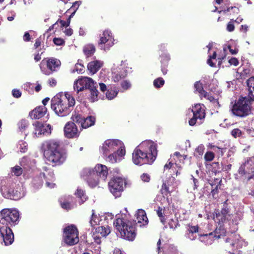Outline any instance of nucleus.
Segmentation results:
<instances>
[{"mask_svg":"<svg viewBox=\"0 0 254 254\" xmlns=\"http://www.w3.org/2000/svg\"><path fill=\"white\" fill-rule=\"evenodd\" d=\"M14 234L9 227H0V243L5 246L10 245L14 241Z\"/></svg>","mask_w":254,"mask_h":254,"instance_id":"a211bd4d","label":"nucleus"},{"mask_svg":"<svg viewBox=\"0 0 254 254\" xmlns=\"http://www.w3.org/2000/svg\"><path fill=\"white\" fill-rule=\"evenodd\" d=\"M120 71H118L116 68L113 67L112 68V73L114 74L113 78L115 82L119 81L122 78H125L127 74V69L125 68V66L119 68Z\"/></svg>","mask_w":254,"mask_h":254,"instance_id":"a878e982","label":"nucleus"},{"mask_svg":"<svg viewBox=\"0 0 254 254\" xmlns=\"http://www.w3.org/2000/svg\"><path fill=\"white\" fill-rule=\"evenodd\" d=\"M23 171V169L20 166H16L12 168V172L16 176L21 175Z\"/></svg>","mask_w":254,"mask_h":254,"instance_id":"3c124183","label":"nucleus"},{"mask_svg":"<svg viewBox=\"0 0 254 254\" xmlns=\"http://www.w3.org/2000/svg\"><path fill=\"white\" fill-rule=\"evenodd\" d=\"M204 150V147L203 145H199L196 149H195V153L196 156L202 155L203 153V151Z\"/></svg>","mask_w":254,"mask_h":254,"instance_id":"bf43d9fd","label":"nucleus"},{"mask_svg":"<svg viewBox=\"0 0 254 254\" xmlns=\"http://www.w3.org/2000/svg\"><path fill=\"white\" fill-rule=\"evenodd\" d=\"M159 58L161 71L163 75H166L168 71L167 67L169 62L171 60L170 55L168 52H164L160 55Z\"/></svg>","mask_w":254,"mask_h":254,"instance_id":"4be33fe9","label":"nucleus"},{"mask_svg":"<svg viewBox=\"0 0 254 254\" xmlns=\"http://www.w3.org/2000/svg\"><path fill=\"white\" fill-rule=\"evenodd\" d=\"M108 174V169L105 165L97 164L94 169L88 168L83 169L81 176L86 181L91 188H94L98 184L99 177L105 180Z\"/></svg>","mask_w":254,"mask_h":254,"instance_id":"423d86ee","label":"nucleus"},{"mask_svg":"<svg viewBox=\"0 0 254 254\" xmlns=\"http://www.w3.org/2000/svg\"><path fill=\"white\" fill-rule=\"evenodd\" d=\"M198 231V227L197 226H190L187 227V230L185 234V237L192 241L195 239L196 237V233Z\"/></svg>","mask_w":254,"mask_h":254,"instance_id":"c85d7f7f","label":"nucleus"},{"mask_svg":"<svg viewBox=\"0 0 254 254\" xmlns=\"http://www.w3.org/2000/svg\"><path fill=\"white\" fill-rule=\"evenodd\" d=\"M84 65L82 64L78 63L75 64L74 68L71 71V73L77 72L78 73H82L84 72Z\"/></svg>","mask_w":254,"mask_h":254,"instance_id":"79ce46f5","label":"nucleus"},{"mask_svg":"<svg viewBox=\"0 0 254 254\" xmlns=\"http://www.w3.org/2000/svg\"><path fill=\"white\" fill-rule=\"evenodd\" d=\"M214 158V154L213 152L208 151L204 155V159L206 161H211Z\"/></svg>","mask_w":254,"mask_h":254,"instance_id":"13d9d810","label":"nucleus"},{"mask_svg":"<svg viewBox=\"0 0 254 254\" xmlns=\"http://www.w3.org/2000/svg\"><path fill=\"white\" fill-rule=\"evenodd\" d=\"M194 87L201 95H202L205 91L203 89L202 84L199 81L195 82Z\"/></svg>","mask_w":254,"mask_h":254,"instance_id":"a18cd8bd","label":"nucleus"},{"mask_svg":"<svg viewBox=\"0 0 254 254\" xmlns=\"http://www.w3.org/2000/svg\"><path fill=\"white\" fill-rule=\"evenodd\" d=\"M135 216L136 220L135 221H137V223L142 224L140 226H145L148 224V220L144 210L138 209L135 214Z\"/></svg>","mask_w":254,"mask_h":254,"instance_id":"bb28decb","label":"nucleus"},{"mask_svg":"<svg viewBox=\"0 0 254 254\" xmlns=\"http://www.w3.org/2000/svg\"><path fill=\"white\" fill-rule=\"evenodd\" d=\"M12 94L14 97L18 98L21 97V92L18 89H14L12 91Z\"/></svg>","mask_w":254,"mask_h":254,"instance_id":"e2e57ef3","label":"nucleus"},{"mask_svg":"<svg viewBox=\"0 0 254 254\" xmlns=\"http://www.w3.org/2000/svg\"><path fill=\"white\" fill-rule=\"evenodd\" d=\"M242 131L239 128H234L233 129L231 132V135L235 138H237L238 137H240L242 135Z\"/></svg>","mask_w":254,"mask_h":254,"instance_id":"6e6d98bb","label":"nucleus"},{"mask_svg":"<svg viewBox=\"0 0 254 254\" xmlns=\"http://www.w3.org/2000/svg\"><path fill=\"white\" fill-rule=\"evenodd\" d=\"M126 184L125 180L119 176H114L108 183L109 190L116 198L121 196Z\"/></svg>","mask_w":254,"mask_h":254,"instance_id":"4468645a","label":"nucleus"},{"mask_svg":"<svg viewBox=\"0 0 254 254\" xmlns=\"http://www.w3.org/2000/svg\"><path fill=\"white\" fill-rule=\"evenodd\" d=\"M71 119L82 128H87L94 125L96 121L95 118L92 116L84 117L79 114H76V113L74 115H72Z\"/></svg>","mask_w":254,"mask_h":254,"instance_id":"f3484780","label":"nucleus"},{"mask_svg":"<svg viewBox=\"0 0 254 254\" xmlns=\"http://www.w3.org/2000/svg\"><path fill=\"white\" fill-rule=\"evenodd\" d=\"M47 112V108L44 106H39L36 108L29 113L32 119H39L42 118Z\"/></svg>","mask_w":254,"mask_h":254,"instance_id":"b1692460","label":"nucleus"},{"mask_svg":"<svg viewBox=\"0 0 254 254\" xmlns=\"http://www.w3.org/2000/svg\"><path fill=\"white\" fill-rule=\"evenodd\" d=\"M19 220V213L17 209L5 208L0 212V223L3 225H15Z\"/></svg>","mask_w":254,"mask_h":254,"instance_id":"9b49d317","label":"nucleus"},{"mask_svg":"<svg viewBox=\"0 0 254 254\" xmlns=\"http://www.w3.org/2000/svg\"><path fill=\"white\" fill-rule=\"evenodd\" d=\"M45 173H40L38 176L35 177L32 181L33 187L36 189L41 188L43 184V179L45 180Z\"/></svg>","mask_w":254,"mask_h":254,"instance_id":"c756f323","label":"nucleus"},{"mask_svg":"<svg viewBox=\"0 0 254 254\" xmlns=\"http://www.w3.org/2000/svg\"><path fill=\"white\" fill-rule=\"evenodd\" d=\"M101 217H98L96 214L94 209L92 210V215L89 221L90 225L94 227L97 225H100V222L101 221Z\"/></svg>","mask_w":254,"mask_h":254,"instance_id":"72a5a7b5","label":"nucleus"},{"mask_svg":"<svg viewBox=\"0 0 254 254\" xmlns=\"http://www.w3.org/2000/svg\"><path fill=\"white\" fill-rule=\"evenodd\" d=\"M61 207L65 210H70L73 208V205L68 201L64 200L63 202H61Z\"/></svg>","mask_w":254,"mask_h":254,"instance_id":"09e8293b","label":"nucleus"},{"mask_svg":"<svg viewBox=\"0 0 254 254\" xmlns=\"http://www.w3.org/2000/svg\"><path fill=\"white\" fill-rule=\"evenodd\" d=\"M158 216L160 217L161 222L162 224H165V220L163 217V213L162 212V208L160 207H158V209L157 211Z\"/></svg>","mask_w":254,"mask_h":254,"instance_id":"0e129e2a","label":"nucleus"},{"mask_svg":"<svg viewBox=\"0 0 254 254\" xmlns=\"http://www.w3.org/2000/svg\"><path fill=\"white\" fill-rule=\"evenodd\" d=\"M235 178L246 184L252 179L254 180V156L250 158L241 165L238 173L235 175Z\"/></svg>","mask_w":254,"mask_h":254,"instance_id":"6e6552de","label":"nucleus"},{"mask_svg":"<svg viewBox=\"0 0 254 254\" xmlns=\"http://www.w3.org/2000/svg\"><path fill=\"white\" fill-rule=\"evenodd\" d=\"M57 22H60V23L61 25V27H65V28H66L69 26L70 22V17H68L67 18L66 21H65L63 20H58Z\"/></svg>","mask_w":254,"mask_h":254,"instance_id":"052dcab7","label":"nucleus"},{"mask_svg":"<svg viewBox=\"0 0 254 254\" xmlns=\"http://www.w3.org/2000/svg\"><path fill=\"white\" fill-rule=\"evenodd\" d=\"M157 144L151 140L142 141L134 149L132 154L133 163L138 166L152 164L157 155Z\"/></svg>","mask_w":254,"mask_h":254,"instance_id":"f257e3e1","label":"nucleus"},{"mask_svg":"<svg viewBox=\"0 0 254 254\" xmlns=\"http://www.w3.org/2000/svg\"><path fill=\"white\" fill-rule=\"evenodd\" d=\"M93 238L94 240V242L97 244H100L101 243L102 236L97 232H95L93 234Z\"/></svg>","mask_w":254,"mask_h":254,"instance_id":"5fc2aeb1","label":"nucleus"},{"mask_svg":"<svg viewBox=\"0 0 254 254\" xmlns=\"http://www.w3.org/2000/svg\"><path fill=\"white\" fill-rule=\"evenodd\" d=\"M54 43L57 46H62L64 44V41L60 38H54L53 39Z\"/></svg>","mask_w":254,"mask_h":254,"instance_id":"680f3d73","label":"nucleus"},{"mask_svg":"<svg viewBox=\"0 0 254 254\" xmlns=\"http://www.w3.org/2000/svg\"><path fill=\"white\" fill-rule=\"evenodd\" d=\"M120 217V215H116V221L114 222V225L120 232L121 237L129 241H133L136 235L134 223L127 220V217L125 213H123Z\"/></svg>","mask_w":254,"mask_h":254,"instance_id":"39448f33","label":"nucleus"},{"mask_svg":"<svg viewBox=\"0 0 254 254\" xmlns=\"http://www.w3.org/2000/svg\"><path fill=\"white\" fill-rule=\"evenodd\" d=\"M121 86L123 90L122 92H124L125 90H127L131 88V84L130 82L128 80H124L121 83Z\"/></svg>","mask_w":254,"mask_h":254,"instance_id":"8fccbe9b","label":"nucleus"},{"mask_svg":"<svg viewBox=\"0 0 254 254\" xmlns=\"http://www.w3.org/2000/svg\"><path fill=\"white\" fill-rule=\"evenodd\" d=\"M103 63L101 61L96 60L88 63V70L91 75L96 73L103 65Z\"/></svg>","mask_w":254,"mask_h":254,"instance_id":"cd10ccee","label":"nucleus"},{"mask_svg":"<svg viewBox=\"0 0 254 254\" xmlns=\"http://www.w3.org/2000/svg\"><path fill=\"white\" fill-rule=\"evenodd\" d=\"M140 178L142 181L144 182H148L150 181V176L146 173H144L141 175Z\"/></svg>","mask_w":254,"mask_h":254,"instance_id":"774afa93","label":"nucleus"},{"mask_svg":"<svg viewBox=\"0 0 254 254\" xmlns=\"http://www.w3.org/2000/svg\"><path fill=\"white\" fill-rule=\"evenodd\" d=\"M119 152H111L107 157H103L107 161L110 162L112 163H116L117 162V157H119L118 154Z\"/></svg>","mask_w":254,"mask_h":254,"instance_id":"4c0bfd02","label":"nucleus"},{"mask_svg":"<svg viewBox=\"0 0 254 254\" xmlns=\"http://www.w3.org/2000/svg\"><path fill=\"white\" fill-rule=\"evenodd\" d=\"M61 64V61L55 58H45L40 64V67L43 73L50 75L53 72L57 71Z\"/></svg>","mask_w":254,"mask_h":254,"instance_id":"f8f14e48","label":"nucleus"},{"mask_svg":"<svg viewBox=\"0 0 254 254\" xmlns=\"http://www.w3.org/2000/svg\"><path fill=\"white\" fill-rule=\"evenodd\" d=\"M113 218H114V215L112 213L108 212V213H105V214L104 215H102L101 216V220H102V219H104V220L105 221H106V222L108 223V220L109 219L112 220L113 219Z\"/></svg>","mask_w":254,"mask_h":254,"instance_id":"864d4df0","label":"nucleus"},{"mask_svg":"<svg viewBox=\"0 0 254 254\" xmlns=\"http://www.w3.org/2000/svg\"><path fill=\"white\" fill-rule=\"evenodd\" d=\"M74 104V98L70 97L69 94L66 93L64 95L60 93L52 98L51 105V108L56 115L63 117L69 115L72 110Z\"/></svg>","mask_w":254,"mask_h":254,"instance_id":"7ed1b4c3","label":"nucleus"},{"mask_svg":"<svg viewBox=\"0 0 254 254\" xmlns=\"http://www.w3.org/2000/svg\"><path fill=\"white\" fill-rule=\"evenodd\" d=\"M28 125V122L26 120H21L17 124L19 130L21 132H23L25 130V128L27 127Z\"/></svg>","mask_w":254,"mask_h":254,"instance_id":"ea45409f","label":"nucleus"},{"mask_svg":"<svg viewBox=\"0 0 254 254\" xmlns=\"http://www.w3.org/2000/svg\"><path fill=\"white\" fill-rule=\"evenodd\" d=\"M227 201L228 200L223 203L220 212L217 210L213 214V219L219 223L230 221L232 219V214L230 213L231 206L229 205Z\"/></svg>","mask_w":254,"mask_h":254,"instance_id":"2eb2a0df","label":"nucleus"},{"mask_svg":"<svg viewBox=\"0 0 254 254\" xmlns=\"http://www.w3.org/2000/svg\"><path fill=\"white\" fill-rule=\"evenodd\" d=\"M64 242L68 246H73L79 242L78 231L74 225H70L64 229Z\"/></svg>","mask_w":254,"mask_h":254,"instance_id":"ddd939ff","label":"nucleus"},{"mask_svg":"<svg viewBox=\"0 0 254 254\" xmlns=\"http://www.w3.org/2000/svg\"><path fill=\"white\" fill-rule=\"evenodd\" d=\"M221 181L219 182V184H217L214 188L211 189V194L214 198L216 197V195L218 193V189L220 188Z\"/></svg>","mask_w":254,"mask_h":254,"instance_id":"4d7b16f0","label":"nucleus"},{"mask_svg":"<svg viewBox=\"0 0 254 254\" xmlns=\"http://www.w3.org/2000/svg\"><path fill=\"white\" fill-rule=\"evenodd\" d=\"M75 194L78 197V203L79 205L83 203L87 199V197L85 195L83 190L77 189Z\"/></svg>","mask_w":254,"mask_h":254,"instance_id":"c9c22d12","label":"nucleus"},{"mask_svg":"<svg viewBox=\"0 0 254 254\" xmlns=\"http://www.w3.org/2000/svg\"><path fill=\"white\" fill-rule=\"evenodd\" d=\"M252 101L249 96L239 98L231 108L233 115L241 118L248 116L251 112V102Z\"/></svg>","mask_w":254,"mask_h":254,"instance_id":"9d476101","label":"nucleus"},{"mask_svg":"<svg viewBox=\"0 0 254 254\" xmlns=\"http://www.w3.org/2000/svg\"><path fill=\"white\" fill-rule=\"evenodd\" d=\"M96 232L101 235L102 237H106L111 232L110 227L108 225L99 226L96 229Z\"/></svg>","mask_w":254,"mask_h":254,"instance_id":"f704fd0d","label":"nucleus"},{"mask_svg":"<svg viewBox=\"0 0 254 254\" xmlns=\"http://www.w3.org/2000/svg\"><path fill=\"white\" fill-rule=\"evenodd\" d=\"M235 26L233 24V21L231 20L227 25V30L229 32H232L234 30Z\"/></svg>","mask_w":254,"mask_h":254,"instance_id":"69168bd1","label":"nucleus"},{"mask_svg":"<svg viewBox=\"0 0 254 254\" xmlns=\"http://www.w3.org/2000/svg\"><path fill=\"white\" fill-rule=\"evenodd\" d=\"M247 84L249 90L248 96L251 100L254 101V76L250 77L247 81Z\"/></svg>","mask_w":254,"mask_h":254,"instance_id":"473e14b6","label":"nucleus"},{"mask_svg":"<svg viewBox=\"0 0 254 254\" xmlns=\"http://www.w3.org/2000/svg\"><path fill=\"white\" fill-rule=\"evenodd\" d=\"M111 32L110 30H106L104 31L99 43L100 49L104 51L109 50L110 48L114 44Z\"/></svg>","mask_w":254,"mask_h":254,"instance_id":"aec40b11","label":"nucleus"},{"mask_svg":"<svg viewBox=\"0 0 254 254\" xmlns=\"http://www.w3.org/2000/svg\"><path fill=\"white\" fill-rule=\"evenodd\" d=\"M118 92L119 91H118L117 89H108L107 90V92L106 93V98L108 100H112L117 96V95L118 94Z\"/></svg>","mask_w":254,"mask_h":254,"instance_id":"58836bf2","label":"nucleus"},{"mask_svg":"<svg viewBox=\"0 0 254 254\" xmlns=\"http://www.w3.org/2000/svg\"><path fill=\"white\" fill-rule=\"evenodd\" d=\"M20 165L24 172H28L35 166V160L28 157H23L20 161Z\"/></svg>","mask_w":254,"mask_h":254,"instance_id":"393cba45","label":"nucleus"},{"mask_svg":"<svg viewBox=\"0 0 254 254\" xmlns=\"http://www.w3.org/2000/svg\"><path fill=\"white\" fill-rule=\"evenodd\" d=\"M164 254H179L176 247L173 245H169L167 250L164 252Z\"/></svg>","mask_w":254,"mask_h":254,"instance_id":"49530a36","label":"nucleus"},{"mask_svg":"<svg viewBox=\"0 0 254 254\" xmlns=\"http://www.w3.org/2000/svg\"><path fill=\"white\" fill-rule=\"evenodd\" d=\"M0 190L4 197L14 200H19L25 195V191L21 186L11 181H8L5 185H2Z\"/></svg>","mask_w":254,"mask_h":254,"instance_id":"0eeeda50","label":"nucleus"},{"mask_svg":"<svg viewBox=\"0 0 254 254\" xmlns=\"http://www.w3.org/2000/svg\"><path fill=\"white\" fill-rule=\"evenodd\" d=\"M103 157H107L111 152H119V156L125 155L126 151L123 142L119 139H107L100 148Z\"/></svg>","mask_w":254,"mask_h":254,"instance_id":"1a4fd4ad","label":"nucleus"},{"mask_svg":"<svg viewBox=\"0 0 254 254\" xmlns=\"http://www.w3.org/2000/svg\"><path fill=\"white\" fill-rule=\"evenodd\" d=\"M199 240L206 245L212 244L214 241L213 239V232L210 233L208 234H206L200 235L199 237Z\"/></svg>","mask_w":254,"mask_h":254,"instance_id":"2f4dec72","label":"nucleus"},{"mask_svg":"<svg viewBox=\"0 0 254 254\" xmlns=\"http://www.w3.org/2000/svg\"><path fill=\"white\" fill-rule=\"evenodd\" d=\"M61 142L56 139H50L42 143L41 149L46 160L55 165L63 164L66 159L65 153L60 149Z\"/></svg>","mask_w":254,"mask_h":254,"instance_id":"f03ea898","label":"nucleus"},{"mask_svg":"<svg viewBox=\"0 0 254 254\" xmlns=\"http://www.w3.org/2000/svg\"><path fill=\"white\" fill-rule=\"evenodd\" d=\"M167 224L170 229L175 230L178 226H179V222L177 219H168Z\"/></svg>","mask_w":254,"mask_h":254,"instance_id":"c03bdc74","label":"nucleus"},{"mask_svg":"<svg viewBox=\"0 0 254 254\" xmlns=\"http://www.w3.org/2000/svg\"><path fill=\"white\" fill-rule=\"evenodd\" d=\"M47 174H46V177L45 179V181H46V186L47 187L52 189L54 188L56 184L53 183L55 181V176L54 174L53 171H47Z\"/></svg>","mask_w":254,"mask_h":254,"instance_id":"7c9ffc66","label":"nucleus"},{"mask_svg":"<svg viewBox=\"0 0 254 254\" xmlns=\"http://www.w3.org/2000/svg\"><path fill=\"white\" fill-rule=\"evenodd\" d=\"M225 231L223 229H221L220 228L219 229H216L214 231V234H213V239L216 238H220L221 236L224 235L225 234Z\"/></svg>","mask_w":254,"mask_h":254,"instance_id":"de8ad7c7","label":"nucleus"},{"mask_svg":"<svg viewBox=\"0 0 254 254\" xmlns=\"http://www.w3.org/2000/svg\"><path fill=\"white\" fill-rule=\"evenodd\" d=\"M226 242L230 243L231 242V245L236 247L237 249H240L243 246H246L247 245V242L241 239V238L239 235L236 234L233 235V238H227Z\"/></svg>","mask_w":254,"mask_h":254,"instance_id":"5701e85b","label":"nucleus"},{"mask_svg":"<svg viewBox=\"0 0 254 254\" xmlns=\"http://www.w3.org/2000/svg\"><path fill=\"white\" fill-rule=\"evenodd\" d=\"M243 215L241 212L236 213L232 220L233 223L237 224L238 221L241 220L243 218Z\"/></svg>","mask_w":254,"mask_h":254,"instance_id":"603ef678","label":"nucleus"},{"mask_svg":"<svg viewBox=\"0 0 254 254\" xmlns=\"http://www.w3.org/2000/svg\"><path fill=\"white\" fill-rule=\"evenodd\" d=\"M165 84V80L162 77H158L153 81V85L155 88L159 89L163 86Z\"/></svg>","mask_w":254,"mask_h":254,"instance_id":"a19ab883","label":"nucleus"},{"mask_svg":"<svg viewBox=\"0 0 254 254\" xmlns=\"http://www.w3.org/2000/svg\"><path fill=\"white\" fill-rule=\"evenodd\" d=\"M95 52V47L93 44H88L83 48V52L87 57L91 56Z\"/></svg>","mask_w":254,"mask_h":254,"instance_id":"e433bc0d","label":"nucleus"},{"mask_svg":"<svg viewBox=\"0 0 254 254\" xmlns=\"http://www.w3.org/2000/svg\"><path fill=\"white\" fill-rule=\"evenodd\" d=\"M211 148L215 151H218L219 155L222 156L223 154V148L213 145Z\"/></svg>","mask_w":254,"mask_h":254,"instance_id":"338daca9","label":"nucleus"},{"mask_svg":"<svg viewBox=\"0 0 254 254\" xmlns=\"http://www.w3.org/2000/svg\"><path fill=\"white\" fill-rule=\"evenodd\" d=\"M34 127V131L33 132L34 137H39L41 135L48 136L51 134L52 127L50 124H43V123L35 121L33 123Z\"/></svg>","mask_w":254,"mask_h":254,"instance_id":"6ab92c4d","label":"nucleus"},{"mask_svg":"<svg viewBox=\"0 0 254 254\" xmlns=\"http://www.w3.org/2000/svg\"><path fill=\"white\" fill-rule=\"evenodd\" d=\"M193 117L189 120V124L190 126H194L196 123L198 125L202 124L205 117V111L200 104H196L191 109Z\"/></svg>","mask_w":254,"mask_h":254,"instance_id":"dca6fc26","label":"nucleus"},{"mask_svg":"<svg viewBox=\"0 0 254 254\" xmlns=\"http://www.w3.org/2000/svg\"><path fill=\"white\" fill-rule=\"evenodd\" d=\"M75 122H68L64 127V135L68 138L76 137L79 135Z\"/></svg>","mask_w":254,"mask_h":254,"instance_id":"412c9836","label":"nucleus"},{"mask_svg":"<svg viewBox=\"0 0 254 254\" xmlns=\"http://www.w3.org/2000/svg\"><path fill=\"white\" fill-rule=\"evenodd\" d=\"M97 84L91 78L83 76L74 81L73 88L77 93L84 91L90 102L98 100L99 92L97 89Z\"/></svg>","mask_w":254,"mask_h":254,"instance_id":"20e7f679","label":"nucleus"},{"mask_svg":"<svg viewBox=\"0 0 254 254\" xmlns=\"http://www.w3.org/2000/svg\"><path fill=\"white\" fill-rule=\"evenodd\" d=\"M17 147L21 152L24 153L28 149L27 143L23 140H20L18 143Z\"/></svg>","mask_w":254,"mask_h":254,"instance_id":"37998d69","label":"nucleus"}]
</instances>
